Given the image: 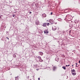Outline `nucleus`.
<instances>
[{
	"label": "nucleus",
	"instance_id": "1",
	"mask_svg": "<svg viewBox=\"0 0 80 80\" xmlns=\"http://www.w3.org/2000/svg\"><path fill=\"white\" fill-rule=\"evenodd\" d=\"M71 72L72 75H73V76L76 75V74H77V73H76V71H75V69L72 70H71Z\"/></svg>",
	"mask_w": 80,
	"mask_h": 80
},
{
	"label": "nucleus",
	"instance_id": "24",
	"mask_svg": "<svg viewBox=\"0 0 80 80\" xmlns=\"http://www.w3.org/2000/svg\"><path fill=\"white\" fill-rule=\"evenodd\" d=\"M79 63H80V60L79 61Z\"/></svg>",
	"mask_w": 80,
	"mask_h": 80
},
{
	"label": "nucleus",
	"instance_id": "6",
	"mask_svg": "<svg viewBox=\"0 0 80 80\" xmlns=\"http://www.w3.org/2000/svg\"><path fill=\"white\" fill-rule=\"evenodd\" d=\"M38 53L39 54V55H41L42 56L43 55V53L42 52H38Z\"/></svg>",
	"mask_w": 80,
	"mask_h": 80
},
{
	"label": "nucleus",
	"instance_id": "12",
	"mask_svg": "<svg viewBox=\"0 0 80 80\" xmlns=\"http://www.w3.org/2000/svg\"><path fill=\"white\" fill-rule=\"evenodd\" d=\"M53 22V20H49V22H50V23H51V22Z\"/></svg>",
	"mask_w": 80,
	"mask_h": 80
},
{
	"label": "nucleus",
	"instance_id": "3",
	"mask_svg": "<svg viewBox=\"0 0 80 80\" xmlns=\"http://www.w3.org/2000/svg\"><path fill=\"white\" fill-rule=\"evenodd\" d=\"M52 30L53 31H55L57 30V27L55 26H53L52 27Z\"/></svg>",
	"mask_w": 80,
	"mask_h": 80
},
{
	"label": "nucleus",
	"instance_id": "30",
	"mask_svg": "<svg viewBox=\"0 0 80 80\" xmlns=\"http://www.w3.org/2000/svg\"><path fill=\"white\" fill-rule=\"evenodd\" d=\"M35 6H36V7H37V6H36V5H35Z\"/></svg>",
	"mask_w": 80,
	"mask_h": 80
},
{
	"label": "nucleus",
	"instance_id": "18",
	"mask_svg": "<svg viewBox=\"0 0 80 80\" xmlns=\"http://www.w3.org/2000/svg\"><path fill=\"white\" fill-rule=\"evenodd\" d=\"M29 77H30V76H28V78H29Z\"/></svg>",
	"mask_w": 80,
	"mask_h": 80
},
{
	"label": "nucleus",
	"instance_id": "32",
	"mask_svg": "<svg viewBox=\"0 0 80 80\" xmlns=\"http://www.w3.org/2000/svg\"><path fill=\"white\" fill-rule=\"evenodd\" d=\"M34 76L33 77H34Z\"/></svg>",
	"mask_w": 80,
	"mask_h": 80
},
{
	"label": "nucleus",
	"instance_id": "7",
	"mask_svg": "<svg viewBox=\"0 0 80 80\" xmlns=\"http://www.w3.org/2000/svg\"><path fill=\"white\" fill-rule=\"evenodd\" d=\"M42 16L43 17H47V15H46L45 13H44L42 14Z\"/></svg>",
	"mask_w": 80,
	"mask_h": 80
},
{
	"label": "nucleus",
	"instance_id": "4",
	"mask_svg": "<svg viewBox=\"0 0 80 80\" xmlns=\"http://www.w3.org/2000/svg\"><path fill=\"white\" fill-rule=\"evenodd\" d=\"M40 23V22H39V21L37 20V21H35V24L38 25H39Z\"/></svg>",
	"mask_w": 80,
	"mask_h": 80
},
{
	"label": "nucleus",
	"instance_id": "8",
	"mask_svg": "<svg viewBox=\"0 0 80 80\" xmlns=\"http://www.w3.org/2000/svg\"><path fill=\"white\" fill-rule=\"evenodd\" d=\"M56 68H57V67L55 66H54L53 67V70H54V71H55Z\"/></svg>",
	"mask_w": 80,
	"mask_h": 80
},
{
	"label": "nucleus",
	"instance_id": "14",
	"mask_svg": "<svg viewBox=\"0 0 80 80\" xmlns=\"http://www.w3.org/2000/svg\"><path fill=\"white\" fill-rule=\"evenodd\" d=\"M16 55H15V54H14V55H13V57H14V58H16Z\"/></svg>",
	"mask_w": 80,
	"mask_h": 80
},
{
	"label": "nucleus",
	"instance_id": "27",
	"mask_svg": "<svg viewBox=\"0 0 80 80\" xmlns=\"http://www.w3.org/2000/svg\"><path fill=\"white\" fill-rule=\"evenodd\" d=\"M66 67H68V65H66Z\"/></svg>",
	"mask_w": 80,
	"mask_h": 80
},
{
	"label": "nucleus",
	"instance_id": "5",
	"mask_svg": "<svg viewBox=\"0 0 80 80\" xmlns=\"http://www.w3.org/2000/svg\"><path fill=\"white\" fill-rule=\"evenodd\" d=\"M44 33H48V31L46 30H44Z\"/></svg>",
	"mask_w": 80,
	"mask_h": 80
},
{
	"label": "nucleus",
	"instance_id": "31",
	"mask_svg": "<svg viewBox=\"0 0 80 80\" xmlns=\"http://www.w3.org/2000/svg\"><path fill=\"white\" fill-rule=\"evenodd\" d=\"M30 80H32V79H31Z\"/></svg>",
	"mask_w": 80,
	"mask_h": 80
},
{
	"label": "nucleus",
	"instance_id": "25",
	"mask_svg": "<svg viewBox=\"0 0 80 80\" xmlns=\"http://www.w3.org/2000/svg\"><path fill=\"white\" fill-rule=\"evenodd\" d=\"M68 66L70 67V65L69 64L68 65Z\"/></svg>",
	"mask_w": 80,
	"mask_h": 80
},
{
	"label": "nucleus",
	"instance_id": "23",
	"mask_svg": "<svg viewBox=\"0 0 80 80\" xmlns=\"http://www.w3.org/2000/svg\"><path fill=\"white\" fill-rule=\"evenodd\" d=\"M38 80H40V78H38Z\"/></svg>",
	"mask_w": 80,
	"mask_h": 80
},
{
	"label": "nucleus",
	"instance_id": "2",
	"mask_svg": "<svg viewBox=\"0 0 80 80\" xmlns=\"http://www.w3.org/2000/svg\"><path fill=\"white\" fill-rule=\"evenodd\" d=\"M49 25H50V23H44L42 24V26L44 27H46L47 25L48 26H49Z\"/></svg>",
	"mask_w": 80,
	"mask_h": 80
},
{
	"label": "nucleus",
	"instance_id": "28",
	"mask_svg": "<svg viewBox=\"0 0 80 80\" xmlns=\"http://www.w3.org/2000/svg\"><path fill=\"white\" fill-rule=\"evenodd\" d=\"M57 22H56L55 23V24H57Z\"/></svg>",
	"mask_w": 80,
	"mask_h": 80
},
{
	"label": "nucleus",
	"instance_id": "16",
	"mask_svg": "<svg viewBox=\"0 0 80 80\" xmlns=\"http://www.w3.org/2000/svg\"><path fill=\"white\" fill-rule=\"evenodd\" d=\"M69 33H71V30H70L69 31Z\"/></svg>",
	"mask_w": 80,
	"mask_h": 80
},
{
	"label": "nucleus",
	"instance_id": "9",
	"mask_svg": "<svg viewBox=\"0 0 80 80\" xmlns=\"http://www.w3.org/2000/svg\"><path fill=\"white\" fill-rule=\"evenodd\" d=\"M18 76L17 77H15V80H18Z\"/></svg>",
	"mask_w": 80,
	"mask_h": 80
},
{
	"label": "nucleus",
	"instance_id": "17",
	"mask_svg": "<svg viewBox=\"0 0 80 80\" xmlns=\"http://www.w3.org/2000/svg\"><path fill=\"white\" fill-rule=\"evenodd\" d=\"M12 17H15V15L14 14H13L12 15Z\"/></svg>",
	"mask_w": 80,
	"mask_h": 80
},
{
	"label": "nucleus",
	"instance_id": "15",
	"mask_svg": "<svg viewBox=\"0 0 80 80\" xmlns=\"http://www.w3.org/2000/svg\"><path fill=\"white\" fill-rule=\"evenodd\" d=\"M76 67H78V66H77V63H76Z\"/></svg>",
	"mask_w": 80,
	"mask_h": 80
},
{
	"label": "nucleus",
	"instance_id": "20",
	"mask_svg": "<svg viewBox=\"0 0 80 80\" xmlns=\"http://www.w3.org/2000/svg\"><path fill=\"white\" fill-rule=\"evenodd\" d=\"M29 13L30 14H31V13H32V12H29Z\"/></svg>",
	"mask_w": 80,
	"mask_h": 80
},
{
	"label": "nucleus",
	"instance_id": "26",
	"mask_svg": "<svg viewBox=\"0 0 80 80\" xmlns=\"http://www.w3.org/2000/svg\"><path fill=\"white\" fill-rule=\"evenodd\" d=\"M51 15H52V12H51Z\"/></svg>",
	"mask_w": 80,
	"mask_h": 80
},
{
	"label": "nucleus",
	"instance_id": "29",
	"mask_svg": "<svg viewBox=\"0 0 80 80\" xmlns=\"http://www.w3.org/2000/svg\"><path fill=\"white\" fill-rule=\"evenodd\" d=\"M53 23H52V24H53Z\"/></svg>",
	"mask_w": 80,
	"mask_h": 80
},
{
	"label": "nucleus",
	"instance_id": "21",
	"mask_svg": "<svg viewBox=\"0 0 80 80\" xmlns=\"http://www.w3.org/2000/svg\"><path fill=\"white\" fill-rule=\"evenodd\" d=\"M0 19H2V17L1 16H0Z\"/></svg>",
	"mask_w": 80,
	"mask_h": 80
},
{
	"label": "nucleus",
	"instance_id": "11",
	"mask_svg": "<svg viewBox=\"0 0 80 80\" xmlns=\"http://www.w3.org/2000/svg\"><path fill=\"white\" fill-rule=\"evenodd\" d=\"M62 68H63L64 70H66V67H65L63 66Z\"/></svg>",
	"mask_w": 80,
	"mask_h": 80
},
{
	"label": "nucleus",
	"instance_id": "22",
	"mask_svg": "<svg viewBox=\"0 0 80 80\" xmlns=\"http://www.w3.org/2000/svg\"><path fill=\"white\" fill-rule=\"evenodd\" d=\"M72 67H72V68H73V65H72Z\"/></svg>",
	"mask_w": 80,
	"mask_h": 80
},
{
	"label": "nucleus",
	"instance_id": "10",
	"mask_svg": "<svg viewBox=\"0 0 80 80\" xmlns=\"http://www.w3.org/2000/svg\"><path fill=\"white\" fill-rule=\"evenodd\" d=\"M39 60L41 62H43V60L42 59V58L40 59H39Z\"/></svg>",
	"mask_w": 80,
	"mask_h": 80
},
{
	"label": "nucleus",
	"instance_id": "34",
	"mask_svg": "<svg viewBox=\"0 0 80 80\" xmlns=\"http://www.w3.org/2000/svg\"><path fill=\"white\" fill-rule=\"evenodd\" d=\"M37 70H38V69H37Z\"/></svg>",
	"mask_w": 80,
	"mask_h": 80
},
{
	"label": "nucleus",
	"instance_id": "33",
	"mask_svg": "<svg viewBox=\"0 0 80 80\" xmlns=\"http://www.w3.org/2000/svg\"><path fill=\"white\" fill-rule=\"evenodd\" d=\"M37 70H38V69H37Z\"/></svg>",
	"mask_w": 80,
	"mask_h": 80
},
{
	"label": "nucleus",
	"instance_id": "19",
	"mask_svg": "<svg viewBox=\"0 0 80 80\" xmlns=\"http://www.w3.org/2000/svg\"><path fill=\"white\" fill-rule=\"evenodd\" d=\"M7 38H8V40H9V38H8V37H6Z\"/></svg>",
	"mask_w": 80,
	"mask_h": 80
},
{
	"label": "nucleus",
	"instance_id": "13",
	"mask_svg": "<svg viewBox=\"0 0 80 80\" xmlns=\"http://www.w3.org/2000/svg\"><path fill=\"white\" fill-rule=\"evenodd\" d=\"M37 58H38L39 59V60H40V59H41L42 58H41V57H40V56H38Z\"/></svg>",
	"mask_w": 80,
	"mask_h": 80
}]
</instances>
